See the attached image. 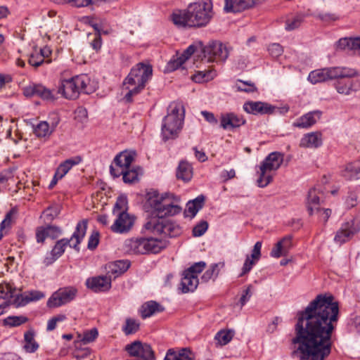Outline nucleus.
Instances as JSON below:
<instances>
[{"mask_svg": "<svg viewBox=\"0 0 360 360\" xmlns=\"http://www.w3.org/2000/svg\"><path fill=\"white\" fill-rule=\"evenodd\" d=\"M292 352L300 360H326L332 351V335L339 318L340 307L331 294L321 293L297 312Z\"/></svg>", "mask_w": 360, "mask_h": 360, "instance_id": "f257e3e1", "label": "nucleus"}, {"mask_svg": "<svg viewBox=\"0 0 360 360\" xmlns=\"http://www.w3.org/2000/svg\"><path fill=\"white\" fill-rule=\"evenodd\" d=\"M212 17L211 1L191 3L186 10L173 13L172 20L179 27H200L205 26Z\"/></svg>", "mask_w": 360, "mask_h": 360, "instance_id": "f03ea898", "label": "nucleus"}, {"mask_svg": "<svg viewBox=\"0 0 360 360\" xmlns=\"http://www.w3.org/2000/svg\"><path fill=\"white\" fill-rule=\"evenodd\" d=\"M185 110L181 103H172L167 109V115L163 118L161 134L164 141L174 139L182 129Z\"/></svg>", "mask_w": 360, "mask_h": 360, "instance_id": "7ed1b4c3", "label": "nucleus"}, {"mask_svg": "<svg viewBox=\"0 0 360 360\" xmlns=\"http://www.w3.org/2000/svg\"><path fill=\"white\" fill-rule=\"evenodd\" d=\"M148 202L150 207L153 209V215L155 217L161 218L162 217L174 216L178 214L181 211L179 205H174L172 200H179L173 194L165 193L160 195L157 191H153L148 193Z\"/></svg>", "mask_w": 360, "mask_h": 360, "instance_id": "20e7f679", "label": "nucleus"}, {"mask_svg": "<svg viewBox=\"0 0 360 360\" xmlns=\"http://www.w3.org/2000/svg\"><path fill=\"white\" fill-rule=\"evenodd\" d=\"M358 72L356 70L345 67H333L311 71L308 77L312 84L323 82L328 79L336 78L356 77Z\"/></svg>", "mask_w": 360, "mask_h": 360, "instance_id": "39448f33", "label": "nucleus"}, {"mask_svg": "<svg viewBox=\"0 0 360 360\" xmlns=\"http://www.w3.org/2000/svg\"><path fill=\"white\" fill-rule=\"evenodd\" d=\"M154 217L145 224V228L158 233H163L169 237H176L181 233L180 226L174 221L165 219Z\"/></svg>", "mask_w": 360, "mask_h": 360, "instance_id": "423d86ee", "label": "nucleus"}, {"mask_svg": "<svg viewBox=\"0 0 360 360\" xmlns=\"http://www.w3.org/2000/svg\"><path fill=\"white\" fill-rule=\"evenodd\" d=\"M153 75V68L150 64L139 63L131 69L128 76L125 78L123 85H136L141 84L146 85Z\"/></svg>", "mask_w": 360, "mask_h": 360, "instance_id": "0eeeda50", "label": "nucleus"}, {"mask_svg": "<svg viewBox=\"0 0 360 360\" xmlns=\"http://www.w3.org/2000/svg\"><path fill=\"white\" fill-rule=\"evenodd\" d=\"M202 55L207 61H225L229 55L228 47L219 41H212L206 46L202 44Z\"/></svg>", "mask_w": 360, "mask_h": 360, "instance_id": "6e6552de", "label": "nucleus"}, {"mask_svg": "<svg viewBox=\"0 0 360 360\" xmlns=\"http://www.w3.org/2000/svg\"><path fill=\"white\" fill-rule=\"evenodd\" d=\"M77 292V290L74 287L60 288L48 300L47 306L55 308L65 304L75 298Z\"/></svg>", "mask_w": 360, "mask_h": 360, "instance_id": "1a4fd4ad", "label": "nucleus"}, {"mask_svg": "<svg viewBox=\"0 0 360 360\" xmlns=\"http://www.w3.org/2000/svg\"><path fill=\"white\" fill-rule=\"evenodd\" d=\"M22 91L26 97L38 96L45 101H54L57 98L53 91L41 84H30L23 87Z\"/></svg>", "mask_w": 360, "mask_h": 360, "instance_id": "9d476101", "label": "nucleus"}, {"mask_svg": "<svg viewBox=\"0 0 360 360\" xmlns=\"http://www.w3.org/2000/svg\"><path fill=\"white\" fill-rule=\"evenodd\" d=\"M243 110L252 115H270L275 110V107L262 101H246L243 106Z\"/></svg>", "mask_w": 360, "mask_h": 360, "instance_id": "9b49d317", "label": "nucleus"}, {"mask_svg": "<svg viewBox=\"0 0 360 360\" xmlns=\"http://www.w3.org/2000/svg\"><path fill=\"white\" fill-rule=\"evenodd\" d=\"M56 93L57 94H61L67 99L73 100L78 98L79 93L75 77L61 81Z\"/></svg>", "mask_w": 360, "mask_h": 360, "instance_id": "f8f14e48", "label": "nucleus"}, {"mask_svg": "<svg viewBox=\"0 0 360 360\" xmlns=\"http://www.w3.org/2000/svg\"><path fill=\"white\" fill-rule=\"evenodd\" d=\"M86 285L88 288L94 292H104L111 288V278L107 274L105 276L89 278L86 281Z\"/></svg>", "mask_w": 360, "mask_h": 360, "instance_id": "ddd939ff", "label": "nucleus"}, {"mask_svg": "<svg viewBox=\"0 0 360 360\" xmlns=\"http://www.w3.org/2000/svg\"><path fill=\"white\" fill-rule=\"evenodd\" d=\"M62 233L60 227L54 225L39 226L36 229V239L37 243H43L46 238H57Z\"/></svg>", "mask_w": 360, "mask_h": 360, "instance_id": "4468645a", "label": "nucleus"}, {"mask_svg": "<svg viewBox=\"0 0 360 360\" xmlns=\"http://www.w3.org/2000/svg\"><path fill=\"white\" fill-rule=\"evenodd\" d=\"M246 123L245 119L234 112L223 114L220 118V126L224 129H233L240 127Z\"/></svg>", "mask_w": 360, "mask_h": 360, "instance_id": "2eb2a0df", "label": "nucleus"}, {"mask_svg": "<svg viewBox=\"0 0 360 360\" xmlns=\"http://www.w3.org/2000/svg\"><path fill=\"white\" fill-rule=\"evenodd\" d=\"M321 115L322 112L319 110L310 111L297 119L292 126L300 129H308L316 123Z\"/></svg>", "mask_w": 360, "mask_h": 360, "instance_id": "dca6fc26", "label": "nucleus"}, {"mask_svg": "<svg viewBox=\"0 0 360 360\" xmlns=\"http://www.w3.org/2000/svg\"><path fill=\"white\" fill-rule=\"evenodd\" d=\"M352 77L338 78V80L335 82V86L339 94L349 95L359 89V82L351 79Z\"/></svg>", "mask_w": 360, "mask_h": 360, "instance_id": "f3484780", "label": "nucleus"}, {"mask_svg": "<svg viewBox=\"0 0 360 360\" xmlns=\"http://www.w3.org/2000/svg\"><path fill=\"white\" fill-rule=\"evenodd\" d=\"M133 226V221L127 212H119L117 218L110 229L114 233H125L129 231Z\"/></svg>", "mask_w": 360, "mask_h": 360, "instance_id": "a211bd4d", "label": "nucleus"}, {"mask_svg": "<svg viewBox=\"0 0 360 360\" xmlns=\"http://www.w3.org/2000/svg\"><path fill=\"white\" fill-rule=\"evenodd\" d=\"M357 232L354 227V221H347L342 224L340 229L336 232L334 240L336 243L342 244L350 240Z\"/></svg>", "mask_w": 360, "mask_h": 360, "instance_id": "6ab92c4d", "label": "nucleus"}, {"mask_svg": "<svg viewBox=\"0 0 360 360\" xmlns=\"http://www.w3.org/2000/svg\"><path fill=\"white\" fill-rule=\"evenodd\" d=\"M129 260H117L107 264L105 266L106 274L112 279L124 274L130 266Z\"/></svg>", "mask_w": 360, "mask_h": 360, "instance_id": "aec40b11", "label": "nucleus"}, {"mask_svg": "<svg viewBox=\"0 0 360 360\" xmlns=\"http://www.w3.org/2000/svg\"><path fill=\"white\" fill-rule=\"evenodd\" d=\"M292 235H287L283 237L281 240L275 244L271 251L270 255L274 258H279L281 256L287 255L292 246Z\"/></svg>", "mask_w": 360, "mask_h": 360, "instance_id": "412c9836", "label": "nucleus"}, {"mask_svg": "<svg viewBox=\"0 0 360 360\" xmlns=\"http://www.w3.org/2000/svg\"><path fill=\"white\" fill-rule=\"evenodd\" d=\"M143 255L157 254L167 246L166 240H158L154 238H143Z\"/></svg>", "mask_w": 360, "mask_h": 360, "instance_id": "4be33fe9", "label": "nucleus"}, {"mask_svg": "<svg viewBox=\"0 0 360 360\" xmlns=\"http://www.w3.org/2000/svg\"><path fill=\"white\" fill-rule=\"evenodd\" d=\"M140 171H141L140 167L131 169L130 167L129 169H126L124 170L122 169V171H118L115 173V169L114 167L112 165H110V174L114 178H117L122 175L123 181L125 184H133L139 180L138 176Z\"/></svg>", "mask_w": 360, "mask_h": 360, "instance_id": "5701e85b", "label": "nucleus"}, {"mask_svg": "<svg viewBox=\"0 0 360 360\" xmlns=\"http://www.w3.org/2000/svg\"><path fill=\"white\" fill-rule=\"evenodd\" d=\"M70 245L72 244L70 243V240L68 238H62L58 240L50 252L51 256H47L44 258V264L49 266L53 264L63 254L65 247L67 245L70 246Z\"/></svg>", "mask_w": 360, "mask_h": 360, "instance_id": "b1692460", "label": "nucleus"}, {"mask_svg": "<svg viewBox=\"0 0 360 360\" xmlns=\"http://www.w3.org/2000/svg\"><path fill=\"white\" fill-rule=\"evenodd\" d=\"M224 11L226 13H238L252 7L255 5L253 0H224Z\"/></svg>", "mask_w": 360, "mask_h": 360, "instance_id": "393cba45", "label": "nucleus"}, {"mask_svg": "<svg viewBox=\"0 0 360 360\" xmlns=\"http://www.w3.org/2000/svg\"><path fill=\"white\" fill-rule=\"evenodd\" d=\"M195 354L188 347H184L178 351L174 349L167 350L164 360H194Z\"/></svg>", "mask_w": 360, "mask_h": 360, "instance_id": "a878e982", "label": "nucleus"}, {"mask_svg": "<svg viewBox=\"0 0 360 360\" xmlns=\"http://www.w3.org/2000/svg\"><path fill=\"white\" fill-rule=\"evenodd\" d=\"M283 162V154L279 152L270 153L261 163L262 169L277 170Z\"/></svg>", "mask_w": 360, "mask_h": 360, "instance_id": "bb28decb", "label": "nucleus"}, {"mask_svg": "<svg viewBox=\"0 0 360 360\" xmlns=\"http://www.w3.org/2000/svg\"><path fill=\"white\" fill-rule=\"evenodd\" d=\"M134 156V152L122 151L115 157L113 162L117 167L120 169V171H122V169L124 170L131 167Z\"/></svg>", "mask_w": 360, "mask_h": 360, "instance_id": "cd10ccee", "label": "nucleus"}, {"mask_svg": "<svg viewBox=\"0 0 360 360\" xmlns=\"http://www.w3.org/2000/svg\"><path fill=\"white\" fill-rule=\"evenodd\" d=\"M86 228L87 220L84 219L78 222L76 226V229L70 239V241L73 239L75 240V242L72 243V245H70V247L74 248L77 252H79V245L86 234Z\"/></svg>", "mask_w": 360, "mask_h": 360, "instance_id": "c85d7f7f", "label": "nucleus"}, {"mask_svg": "<svg viewBox=\"0 0 360 360\" xmlns=\"http://www.w3.org/2000/svg\"><path fill=\"white\" fill-rule=\"evenodd\" d=\"M322 145L321 134L311 132L305 134L301 139L300 146L302 148H316Z\"/></svg>", "mask_w": 360, "mask_h": 360, "instance_id": "c756f323", "label": "nucleus"}, {"mask_svg": "<svg viewBox=\"0 0 360 360\" xmlns=\"http://www.w3.org/2000/svg\"><path fill=\"white\" fill-rule=\"evenodd\" d=\"M181 281L180 283L181 290L183 293L193 292L198 287L199 280L198 276L191 274L187 275L186 272H183Z\"/></svg>", "mask_w": 360, "mask_h": 360, "instance_id": "7c9ffc66", "label": "nucleus"}, {"mask_svg": "<svg viewBox=\"0 0 360 360\" xmlns=\"http://www.w3.org/2000/svg\"><path fill=\"white\" fill-rule=\"evenodd\" d=\"M337 47L341 50L358 51L360 53V37H345L337 42Z\"/></svg>", "mask_w": 360, "mask_h": 360, "instance_id": "2f4dec72", "label": "nucleus"}, {"mask_svg": "<svg viewBox=\"0 0 360 360\" xmlns=\"http://www.w3.org/2000/svg\"><path fill=\"white\" fill-rule=\"evenodd\" d=\"M82 160L80 156H75L72 158H69L61 162L58 167L56 173L57 176L63 178L73 166L79 164Z\"/></svg>", "mask_w": 360, "mask_h": 360, "instance_id": "473e14b6", "label": "nucleus"}, {"mask_svg": "<svg viewBox=\"0 0 360 360\" xmlns=\"http://www.w3.org/2000/svg\"><path fill=\"white\" fill-rule=\"evenodd\" d=\"M176 177L185 182L189 181L193 176V168L187 161L182 160L179 162L176 169Z\"/></svg>", "mask_w": 360, "mask_h": 360, "instance_id": "72a5a7b5", "label": "nucleus"}, {"mask_svg": "<svg viewBox=\"0 0 360 360\" xmlns=\"http://www.w3.org/2000/svg\"><path fill=\"white\" fill-rule=\"evenodd\" d=\"M164 307L155 301H148L141 306V314L143 319L151 316L155 312H161Z\"/></svg>", "mask_w": 360, "mask_h": 360, "instance_id": "f704fd0d", "label": "nucleus"}, {"mask_svg": "<svg viewBox=\"0 0 360 360\" xmlns=\"http://www.w3.org/2000/svg\"><path fill=\"white\" fill-rule=\"evenodd\" d=\"M35 331L30 328L24 334L25 345L24 349L27 352L33 353L39 348V344L34 340Z\"/></svg>", "mask_w": 360, "mask_h": 360, "instance_id": "c9c22d12", "label": "nucleus"}, {"mask_svg": "<svg viewBox=\"0 0 360 360\" xmlns=\"http://www.w3.org/2000/svg\"><path fill=\"white\" fill-rule=\"evenodd\" d=\"M342 175L347 180L359 179L360 178V162L347 165Z\"/></svg>", "mask_w": 360, "mask_h": 360, "instance_id": "e433bc0d", "label": "nucleus"}, {"mask_svg": "<svg viewBox=\"0 0 360 360\" xmlns=\"http://www.w3.org/2000/svg\"><path fill=\"white\" fill-rule=\"evenodd\" d=\"M205 196L200 195L193 200L188 202L186 205V210L185 211L191 214V217H194L198 212L202 208L205 204Z\"/></svg>", "mask_w": 360, "mask_h": 360, "instance_id": "4c0bfd02", "label": "nucleus"}, {"mask_svg": "<svg viewBox=\"0 0 360 360\" xmlns=\"http://www.w3.org/2000/svg\"><path fill=\"white\" fill-rule=\"evenodd\" d=\"M33 132L39 138L49 137L54 130L55 127L51 129L46 121H41L37 124H32Z\"/></svg>", "mask_w": 360, "mask_h": 360, "instance_id": "58836bf2", "label": "nucleus"}, {"mask_svg": "<svg viewBox=\"0 0 360 360\" xmlns=\"http://www.w3.org/2000/svg\"><path fill=\"white\" fill-rule=\"evenodd\" d=\"M143 238H136L127 240L125 247L127 251L131 254L143 255Z\"/></svg>", "mask_w": 360, "mask_h": 360, "instance_id": "ea45409f", "label": "nucleus"}, {"mask_svg": "<svg viewBox=\"0 0 360 360\" xmlns=\"http://www.w3.org/2000/svg\"><path fill=\"white\" fill-rule=\"evenodd\" d=\"M44 294L39 291H33L30 293V295L22 297V295H18L14 300V302L18 306H25L27 303L32 301L39 300L44 297Z\"/></svg>", "mask_w": 360, "mask_h": 360, "instance_id": "a19ab883", "label": "nucleus"}, {"mask_svg": "<svg viewBox=\"0 0 360 360\" xmlns=\"http://www.w3.org/2000/svg\"><path fill=\"white\" fill-rule=\"evenodd\" d=\"M74 77L79 94H89L91 93L92 89L89 86L90 79L86 75H77Z\"/></svg>", "mask_w": 360, "mask_h": 360, "instance_id": "79ce46f5", "label": "nucleus"}, {"mask_svg": "<svg viewBox=\"0 0 360 360\" xmlns=\"http://www.w3.org/2000/svg\"><path fill=\"white\" fill-rule=\"evenodd\" d=\"M202 43L201 41H198L197 43H195L193 44L190 45L181 54L180 56L184 62L187 60L193 53H200V54L198 55V57L202 58Z\"/></svg>", "mask_w": 360, "mask_h": 360, "instance_id": "37998d69", "label": "nucleus"}, {"mask_svg": "<svg viewBox=\"0 0 360 360\" xmlns=\"http://www.w3.org/2000/svg\"><path fill=\"white\" fill-rule=\"evenodd\" d=\"M217 75L214 70H207L204 71H198L192 77V79L197 83L208 82L214 78Z\"/></svg>", "mask_w": 360, "mask_h": 360, "instance_id": "c03bdc74", "label": "nucleus"}, {"mask_svg": "<svg viewBox=\"0 0 360 360\" xmlns=\"http://www.w3.org/2000/svg\"><path fill=\"white\" fill-rule=\"evenodd\" d=\"M15 288L13 287L9 283L4 281L0 283V300L3 299L4 301L10 300L14 297Z\"/></svg>", "mask_w": 360, "mask_h": 360, "instance_id": "a18cd8bd", "label": "nucleus"}, {"mask_svg": "<svg viewBox=\"0 0 360 360\" xmlns=\"http://www.w3.org/2000/svg\"><path fill=\"white\" fill-rule=\"evenodd\" d=\"M269 172L271 171L268 169H262V165H260L259 171L258 172L259 177L257 180V183L259 187H266L271 182L273 177L271 174H269Z\"/></svg>", "mask_w": 360, "mask_h": 360, "instance_id": "49530a36", "label": "nucleus"}, {"mask_svg": "<svg viewBox=\"0 0 360 360\" xmlns=\"http://www.w3.org/2000/svg\"><path fill=\"white\" fill-rule=\"evenodd\" d=\"M140 328V323L131 318H127L125 324L122 326V330L126 335L136 333Z\"/></svg>", "mask_w": 360, "mask_h": 360, "instance_id": "de8ad7c7", "label": "nucleus"}, {"mask_svg": "<svg viewBox=\"0 0 360 360\" xmlns=\"http://www.w3.org/2000/svg\"><path fill=\"white\" fill-rule=\"evenodd\" d=\"M320 203V198L318 195L316 189L315 188L309 190L307 196V210L309 212V215H312L313 214V207L312 205L316 206Z\"/></svg>", "mask_w": 360, "mask_h": 360, "instance_id": "09e8293b", "label": "nucleus"}, {"mask_svg": "<svg viewBox=\"0 0 360 360\" xmlns=\"http://www.w3.org/2000/svg\"><path fill=\"white\" fill-rule=\"evenodd\" d=\"M128 210V200L127 197L124 194L119 195L117 198L116 202L113 207V214H117L119 212H127Z\"/></svg>", "mask_w": 360, "mask_h": 360, "instance_id": "8fccbe9b", "label": "nucleus"}, {"mask_svg": "<svg viewBox=\"0 0 360 360\" xmlns=\"http://www.w3.org/2000/svg\"><path fill=\"white\" fill-rule=\"evenodd\" d=\"M234 333L233 330H221L216 334L214 338L220 345H225L232 340Z\"/></svg>", "mask_w": 360, "mask_h": 360, "instance_id": "3c124183", "label": "nucleus"}, {"mask_svg": "<svg viewBox=\"0 0 360 360\" xmlns=\"http://www.w3.org/2000/svg\"><path fill=\"white\" fill-rule=\"evenodd\" d=\"M28 321V319L24 316H9L3 321L4 326L10 327L19 326Z\"/></svg>", "mask_w": 360, "mask_h": 360, "instance_id": "603ef678", "label": "nucleus"}, {"mask_svg": "<svg viewBox=\"0 0 360 360\" xmlns=\"http://www.w3.org/2000/svg\"><path fill=\"white\" fill-rule=\"evenodd\" d=\"M236 87L238 91H244L247 93H252L257 91L255 84L251 81H243L238 79L236 83Z\"/></svg>", "mask_w": 360, "mask_h": 360, "instance_id": "864d4df0", "label": "nucleus"}, {"mask_svg": "<svg viewBox=\"0 0 360 360\" xmlns=\"http://www.w3.org/2000/svg\"><path fill=\"white\" fill-rule=\"evenodd\" d=\"M219 264H212L201 277L202 282L207 283L211 279H215L219 275Z\"/></svg>", "mask_w": 360, "mask_h": 360, "instance_id": "5fc2aeb1", "label": "nucleus"}, {"mask_svg": "<svg viewBox=\"0 0 360 360\" xmlns=\"http://www.w3.org/2000/svg\"><path fill=\"white\" fill-rule=\"evenodd\" d=\"M304 15L302 14H297L290 19H288L285 22V30L292 31L298 28L302 23Z\"/></svg>", "mask_w": 360, "mask_h": 360, "instance_id": "6e6d98bb", "label": "nucleus"}, {"mask_svg": "<svg viewBox=\"0 0 360 360\" xmlns=\"http://www.w3.org/2000/svg\"><path fill=\"white\" fill-rule=\"evenodd\" d=\"M146 85L136 84V85H128L126 89H128V92L124 96V100L128 102H132V97L135 95L139 94L144 88Z\"/></svg>", "mask_w": 360, "mask_h": 360, "instance_id": "4d7b16f0", "label": "nucleus"}, {"mask_svg": "<svg viewBox=\"0 0 360 360\" xmlns=\"http://www.w3.org/2000/svg\"><path fill=\"white\" fill-rule=\"evenodd\" d=\"M61 211V207L59 205H53L46 208L43 214L45 216L46 220L51 221L53 220Z\"/></svg>", "mask_w": 360, "mask_h": 360, "instance_id": "13d9d810", "label": "nucleus"}, {"mask_svg": "<svg viewBox=\"0 0 360 360\" xmlns=\"http://www.w3.org/2000/svg\"><path fill=\"white\" fill-rule=\"evenodd\" d=\"M52 2L58 4H71L75 7H85L91 4L92 0H51Z\"/></svg>", "mask_w": 360, "mask_h": 360, "instance_id": "bf43d9fd", "label": "nucleus"}, {"mask_svg": "<svg viewBox=\"0 0 360 360\" xmlns=\"http://www.w3.org/2000/svg\"><path fill=\"white\" fill-rule=\"evenodd\" d=\"M98 335V330L96 328L85 331L83 337L80 339V342L84 345L94 342Z\"/></svg>", "mask_w": 360, "mask_h": 360, "instance_id": "052dcab7", "label": "nucleus"}, {"mask_svg": "<svg viewBox=\"0 0 360 360\" xmlns=\"http://www.w3.org/2000/svg\"><path fill=\"white\" fill-rule=\"evenodd\" d=\"M205 266L206 263L205 262H196L186 269L184 272H186L187 275L191 274L193 276H198V274L203 271Z\"/></svg>", "mask_w": 360, "mask_h": 360, "instance_id": "680f3d73", "label": "nucleus"}, {"mask_svg": "<svg viewBox=\"0 0 360 360\" xmlns=\"http://www.w3.org/2000/svg\"><path fill=\"white\" fill-rule=\"evenodd\" d=\"M208 229V223L206 221H201L196 224L193 229V236L199 237L202 236Z\"/></svg>", "mask_w": 360, "mask_h": 360, "instance_id": "e2e57ef3", "label": "nucleus"}, {"mask_svg": "<svg viewBox=\"0 0 360 360\" xmlns=\"http://www.w3.org/2000/svg\"><path fill=\"white\" fill-rule=\"evenodd\" d=\"M257 262V261H256L255 259H252L251 258L250 256L248 255L245 260L242 269V272L239 276H243V275L248 274L252 269L253 265H255Z\"/></svg>", "mask_w": 360, "mask_h": 360, "instance_id": "0e129e2a", "label": "nucleus"}, {"mask_svg": "<svg viewBox=\"0 0 360 360\" xmlns=\"http://www.w3.org/2000/svg\"><path fill=\"white\" fill-rule=\"evenodd\" d=\"M268 51L270 55L274 58L281 56L283 52V47L279 44H271L268 48Z\"/></svg>", "mask_w": 360, "mask_h": 360, "instance_id": "69168bd1", "label": "nucleus"}, {"mask_svg": "<svg viewBox=\"0 0 360 360\" xmlns=\"http://www.w3.org/2000/svg\"><path fill=\"white\" fill-rule=\"evenodd\" d=\"M28 63L30 65L38 68L44 63L41 56L38 53H32L29 58Z\"/></svg>", "mask_w": 360, "mask_h": 360, "instance_id": "338daca9", "label": "nucleus"}, {"mask_svg": "<svg viewBox=\"0 0 360 360\" xmlns=\"http://www.w3.org/2000/svg\"><path fill=\"white\" fill-rule=\"evenodd\" d=\"M99 233L98 231H94L90 236L89 242H88V248L89 250H94L98 245L99 243Z\"/></svg>", "mask_w": 360, "mask_h": 360, "instance_id": "774afa93", "label": "nucleus"}]
</instances>
